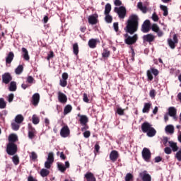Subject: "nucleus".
Here are the masks:
<instances>
[{
  "label": "nucleus",
  "mask_w": 181,
  "mask_h": 181,
  "mask_svg": "<svg viewBox=\"0 0 181 181\" xmlns=\"http://www.w3.org/2000/svg\"><path fill=\"white\" fill-rule=\"evenodd\" d=\"M111 12V4L107 3L105 6V15H108Z\"/></svg>",
  "instance_id": "nucleus-38"
},
{
  "label": "nucleus",
  "mask_w": 181,
  "mask_h": 181,
  "mask_svg": "<svg viewBox=\"0 0 181 181\" xmlns=\"http://www.w3.org/2000/svg\"><path fill=\"white\" fill-rule=\"evenodd\" d=\"M16 90V82L11 81L9 86L10 91H15Z\"/></svg>",
  "instance_id": "nucleus-42"
},
{
  "label": "nucleus",
  "mask_w": 181,
  "mask_h": 181,
  "mask_svg": "<svg viewBox=\"0 0 181 181\" xmlns=\"http://www.w3.org/2000/svg\"><path fill=\"white\" fill-rule=\"evenodd\" d=\"M13 93H11L10 95H8V103H12L13 101Z\"/></svg>",
  "instance_id": "nucleus-60"
},
{
  "label": "nucleus",
  "mask_w": 181,
  "mask_h": 181,
  "mask_svg": "<svg viewBox=\"0 0 181 181\" xmlns=\"http://www.w3.org/2000/svg\"><path fill=\"white\" fill-rule=\"evenodd\" d=\"M78 43L76 42L73 45V53L75 56H78Z\"/></svg>",
  "instance_id": "nucleus-33"
},
{
  "label": "nucleus",
  "mask_w": 181,
  "mask_h": 181,
  "mask_svg": "<svg viewBox=\"0 0 181 181\" xmlns=\"http://www.w3.org/2000/svg\"><path fill=\"white\" fill-rule=\"evenodd\" d=\"M11 126H12V129H13V131H18V129H19V128H20L19 124H18L16 123H12Z\"/></svg>",
  "instance_id": "nucleus-53"
},
{
  "label": "nucleus",
  "mask_w": 181,
  "mask_h": 181,
  "mask_svg": "<svg viewBox=\"0 0 181 181\" xmlns=\"http://www.w3.org/2000/svg\"><path fill=\"white\" fill-rule=\"evenodd\" d=\"M109 158L111 162L115 163V162H117V159L119 158V153L117 150H112L110 153Z\"/></svg>",
  "instance_id": "nucleus-10"
},
{
  "label": "nucleus",
  "mask_w": 181,
  "mask_h": 181,
  "mask_svg": "<svg viewBox=\"0 0 181 181\" xmlns=\"http://www.w3.org/2000/svg\"><path fill=\"white\" fill-rule=\"evenodd\" d=\"M156 77V76H159V70L155 69L154 67H151L150 69L147 70L146 76L148 81H152L153 80V76Z\"/></svg>",
  "instance_id": "nucleus-4"
},
{
  "label": "nucleus",
  "mask_w": 181,
  "mask_h": 181,
  "mask_svg": "<svg viewBox=\"0 0 181 181\" xmlns=\"http://www.w3.org/2000/svg\"><path fill=\"white\" fill-rule=\"evenodd\" d=\"M15 73L18 76L20 74H22L23 73V65H19L16 69H15Z\"/></svg>",
  "instance_id": "nucleus-34"
},
{
  "label": "nucleus",
  "mask_w": 181,
  "mask_h": 181,
  "mask_svg": "<svg viewBox=\"0 0 181 181\" xmlns=\"http://www.w3.org/2000/svg\"><path fill=\"white\" fill-rule=\"evenodd\" d=\"M141 131L144 134H146L149 138H153L156 135V129L148 122H144L141 124Z\"/></svg>",
  "instance_id": "nucleus-2"
},
{
  "label": "nucleus",
  "mask_w": 181,
  "mask_h": 181,
  "mask_svg": "<svg viewBox=\"0 0 181 181\" xmlns=\"http://www.w3.org/2000/svg\"><path fill=\"white\" fill-rule=\"evenodd\" d=\"M18 135L16 134H11L8 136V144H16V142H18Z\"/></svg>",
  "instance_id": "nucleus-22"
},
{
  "label": "nucleus",
  "mask_w": 181,
  "mask_h": 181,
  "mask_svg": "<svg viewBox=\"0 0 181 181\" xmlns=\"http://www.w3.org/2000/svg\"><path fill=\"white\" fill-rule=\"evenodd\" d=\"M12 81V75L9 72H6L2 75V83L9 84Z\"/></svg>",
  "instance_id": "nucleus-13"
},
{
  "label": "nucleus",
  "mask_w": 181,
  "mask_h": 181,
  "mask_svg": "<svg viewBox=\"0 0 181 181\" xmlns=\"http://www.w3.org/2000/svg\"><path fill=\"white\" fill-rule=\"evenodd\" d=\"M177 112V110H176V108L175 107H170L168 108V115H170V117H173V118H174V119H176V114Z\"/></svg>",
  "instance_id": "nucleus-20"
},
{
  "label": "nucleus",
  "mask_w": 181,
  "mask_h": 181,
  "mask_svg": "<svg viewBox=\"0 0 181 181\" xmlns=\"http://www.w3.org/2000/svg\"><path fill=\"white\" fill-rule=\"evenodd\" d=\"M52 165H53V163L47 160L45 163V168H46V169H50V168H52Z\"/></svg>",
  "instance_id": "nucleus-46"
},
{
  "label": "nucleus",
  "mask_w": 181,
  "mask_h": 181,
  "mask_svg": "<svg viewBox=\"0 0 181 181\" xmlns=\"http://www.w3.org/2000/svg\"><path fill=\"white\" fill-rule=\"evenodd\" d=\"M99 42L100 40L92 38L88 41V46L90 49H95V47H97V43H98Z\"/></svg>",
  "instance_id": "nucleus-21"
},
{
  "label": "nucleus",
  "mask_w": 181,
  "mask_h": 181,
  "mask_svg": "<svg viewBox=\"0 0 181 181\" xmlns=\"http://www.w3.org/2000/svg\"><path fill=\"white\" fill-rule=\"evenodd\" d=\"M151 106L152 104H151L150 103H144V107L142 110V112H144V114L149 112Z\"/></svg>",
  "instance_id": "nucleus-28"
},
{
  "label": "nucleus",
  "mask_w": 181,
  "mask_h": 181,
  "mask_svg": "<svg viewBox=\"0 0 181 181\" xmlns=\"http://www.w3.org/2000/svg\"><path fill=\"white\" fill-rule=\"evenodd\" d=\"M52 57H54V52H53V51H50L49 54L47 55V60H50Z\"/></svg>",
  "instance_id": "nucleus-57"
},
{
  "label": "nucleus",
  "mask_w": 181,
  "mask_h": 181,
  "mask_svg": "<svg viewBox=\"0 0 181 181\" xmlns=\"http://www.w3.org/2000/svg\"><path fill=\"white\" fill-rule=\"evenodd\" d=\"M85 177L87 181H95V177H94V174L92 173H87L85 174Z\"/></svg>",
  "instance_id": "nucleus-27"
},
{
  "label": "nucleus",
  "mask_w": 181,
  "mask_h": 181,
  "mask_svg": "<svg viewBox=\"0 0 181 181\" xmlns=\"http://www.w3.org/2000/svg\"><path fill=\"white\" fill-rule=\"evenodd\" d=\"M151 30H153V32L157 33L158 37H162V36H163V31L160 30L159 26L157 25V24H153L151 26Z\"/></svg>",
  "instance_id": "nucleus-17"
},
{
  "label": "nucleus",
  "mask_w": 181,
  "mask_h": 181,
  "mask_svg": "<svg viewBox=\"0 0 181 181\" xmlns=\"http://www.w3.org/2000/svg\"><path fill=\"white\" fill-rule=\"evenodd\" d=\"M124 30L126 34L124 35V43L129 46H132L135 45L138 41V34H134L138 32V28H139V17L136 14H132L129 16L128 20L125 23ZM134 35L131 36L129 35Z\"/></svg>",
  "instance_id": "nucleus-1"
},
{
  "label": "nucleus",
  "mask_w": 181,
  "mask_h": 181,
  "mask_svg": "<svg viewBox=\"0 0 181 181\" xmlns=\"http://www.w3.org/2000/svg\"><path fill=\"white\" fill-rule=\"evenodd\" d=\"M113 28H114V30L116 32H118V30H119V26H118V22H116V23H113Z\"/></svg>",
  "instance_id": "nucleus-59"
},
{
  "label": "nucleus",
  "mask_w": 181,
  "mask_h": 181,
  "mask_svg": "<svg viewBox=\"0 0 181 181\" xmlns=\"http://www.w3.org/2000/svg\"><path fill=\"white\" fill-rule=\"evenodd\" d=\"M175 158L179 162H181V150L176 153Z\"/></svg>",
  "instance_id": "nucleus-51"
},
{
  "label": "nucleus",
  "mask_w": 181,
  "mask_h": 181,
  "mask_svg": "<svg viewBox=\"0 0 181 181\" xmlns=\"http://www.w3.org/2000/svg\"><path fill=\"white\" fill-rule=\"evenodd\" d=\"M60 135L62 138H67V136L70 135V129L69 128V126L65 125L61 129Z\"/></svg>",
  "instance_id": "nucleus-12"
},
{
  "label": "nucleus",
  "mask_w": 181,
  "mask_h": 181,
  "mask_svg": "<svg viewBox=\"0 0 181 181\" xmlns=\"http://www.w3.org/2000/svg\"><path fill=\"white\" fill-rule=\"evenodd\" d=\"M18 153V145L16 143H8L6 145V153L10 156H13Z\"/></svg>",
  "instance_id": "nucleus-3"
},
{
  "label": "nucleus",
  "mask_w": 181,
  "mask_h": 181,
  "mask_svg": "<svg viewBox=\"0 0 181 181\" xmlns=\"http://www.w3.org/2000/svg\"><path fill=\"white\" fill-rule=\"evenodd\" d=\"M59 86H61V87H66L67 86V81H66L64 79H61L59 81Z\"/></svg>",
  "instance_id": "nucleus-49"
},
{
  "label": "nucleus",
  "mask_w": 181,
  "mask_h": 181,
  "mask_svg": "<svg viewBox=\"0 0 181 181\" xmlns=\"http://www.w3.org/2000/svg\"><path fill=\"white\" fill-rule=\"evenodd\" d=\"M78 117H79V122L81 125H86V124H88V117L86 115H78Z\"/></svg>",
  "instance_id": "nucleus-19"
},
{
  "label": "nucleus",
  "mask_w": 181,
  "mask_h": 181,
  "mask_svg": "<svg viewBox=\"0 0 181 181\" xmlns=\"http://www.w3.org/2000/svg\"><path fill=\"white\" fill-rule=\"evenodd\" d=\"M82 127H83L81 128L82 132H84V131H87V129H88V128H89L88 124H82Z\"/></svg>",
  "instance_id": "nucleus-63"
},
{
  "label": "nucleus",
  "mask_w": 181,
  "mask_h": 181,
  "mask_svg": "<svg viewBox=\"0 0 181 181\" xmlns=\"http://www.w3.org/2000/svg\"><path fill=\"white\" fill-rule=\"evenodd\" d=\"M115 6H121L122 5V1L121 0H115Z\"/></svg>",
  "instance_id": "nucleus-62"
},
{
  "label": "nucleus",
  "mask_w": 181,
  "mask_h": 181,
  "mask_svg": "<svg viewBox=\"0 0 181 181\" xmlns=\"http://www.w3.org/2000/svg\"><path fill=\"white\" fill-rule=\"evenodd\" d=\"M115 12L117 13L119 19H124L127 16V8L124 6L115 7Z\"/></svg>",
  "instance_id": "nucleus-5"
},
{
  "label": "nucleus",
  "mask_w": 181,
  "mask_h": 181,
  "mask_svg": "<svg viewBox=\"0 0 181 181\" xmlns=\"http://www.w3.org/2000/svg\"><path fill=\"white\" fill-rule=\"evenodd\" d=\"M30 159H32L35 162L37 159V154L35 151L31 152Z\"/></svg>",
  "instance_id": "nucleus-44"
},
{
  "label": "nucleus",
  "mask_w": 181,
  "mask_h": 181,
  "mask_svg": "<svg viewBox=\"0 0 181 181\" xmlns=\"http://www.w3.org/2000/svg\"><path fill=\"white\" fill-rule=\"evenodd\" d=\"M32 119L33 124H34V125H37V124L40 122V119H39V117H37L36 115H33Z\"/></svg>",
  "instance_id": "nucleus-40"
},
{
  "label": "nucleus",
  "mask_w": 181,
  "mask_h": 181,
  "mask_svg": "<svg viewBox=\"0 0 181 181\" xmlns=\"http://www.w3.org/2000/svg\"><path fill=\"white\" fill-rule=\"evenodd\" d=\"M28 181H37V180L34 178L33 176L29 175L28 177Z\"/></svg>",
  "instance_id": "nucleus-64"
},
{
  "label": "nucleus",
  "mask_w": 181,
  "mask_h": 181,
  "mask_svg": "<svg viewBox=\"0 0 181 181\" xmlns=\"http://www.w3.org/2000/svg\"><path fill=\"white\" fill-rule=\"evenodd\" d=\"M168 43L170 49H175L176 47V45H177V43L175 42V41L170 38L168 40Z\"/></svg>",
  "instance_id": "nucleus-37"
},
{
  "label": "nucleus",
  "mask_w": 181,
  "mask_h": 181,
  "mask_svg": "<svg viewBox=\"0 0 181 181\" xmlns=\"http://www.w3.org/2000/svg\"><path fill=\"white\" fill-rule=\"evenodd\" d=\"M47 160L49 161V162H54V154L53 153V152H49L48 153V157L47 158Z\"/></svg>",
  "instance_id": "nucleus-41"
},
{
  "label": "nucleus",
  "mask_w": 181,
  "mask_h": 181,
  "mask_svg": "<svg viewBox=\"0 0 181 181\" xmlns=\"http://www.w3.org/2000/svg\"><path fill=\"white\" fill-rule=\"evenodd\" d=\"M134 179V175L131 173H127L124 177L125 181H131Z\"/></svg>",
  "instance_id": "nucleus-45"
},
{
  "label": "nucleus",
  "mask_w": 181,
  "mask_h": 181,
  "mask_svg": "<svg viewBox=\"0 0 181 181\" xmlns=\"http://www.w3.org/2000/svg\"><path fill=\"white\" fill-rule=\"evenodd\" d=\"M21 52L23 53V57L24 59H25L27 62H29L30 60V57L29 56V52L28 49L25 47H23L21 49Z\"/></svg>",
  "instance_id": "nucleus-24"
},
{
  "label": "nucleus",
  "mask_w": 181,
  "mask_h": 181,
  "mask_svg": "<svg viewBox=\"0 0 181 181\" xmlns=\"http://www.w3.org/2000/svg\"><path fill=\"white\" fill-rule=\"evenodd\" d=\"M83 100L84 103H90V100L88 99V95L87 93H83Z\"/></svg>",
  "instance_id": "nucleus-56"
},
{
  "label": "nucleus",
  "mask_w": 181,
  "mask_h": 181,
  "mask_svg": "<svg viewBox=\"0 0 181 181\" xmlns=\"http://www.w3.org/2000/svg\"><path fill=\"white\" fill-rule=\"evenodd\" d=\"M57 165L58 170L62 173L66 172V169H69V168H70V163L69 161L65 162V166L62 163H57Z\"/></svg>",
  "instance_id": "nucleus-9"
},
{
  "label": "nucleus",
  "mask_w": 181,
  "mask_h": 181,
  "mask_svg": "<svg viewBox=\"0 0 181 181\" xmlns=\"http://www.w3.org/2000/svg\"><path fill=\"white\" fill-rule=\"evenodd\" d=\"M105 21L107 22V23H112V16H110V14H105Z\"/></svg>",
  "instance_id": "nucleus-43"
},
{
  "label": "nucleus",
  "mask_w": 181,
  "mask_h": 181,
  "mask_svg": "<svg viewBox=\"0 0 181 181\" xmlns=\"http://www.w3.org/2000/svg\"><path fill=\"white\" fill-rule=\"evenodd\" d=\"M49 173L50 171H49V170L42 168L40 170V175L42 176V177H46L49 176Z\"/></svg>",
  "instance_id": "nucleus-30"
},
{
  "label": "nucleus",
  "mask_w": 181,
  "mask_h": 181,
  "mask_svg": "<svg viewBox=\"0 0 181 181\" xmlns=\"http://www.w3.org/2000/svg\"><path fill=\"white\" fill-rule=\"evenodd\" d=\"M6 108V102L4 98H0V110H4Z\"/></svg>",
  "instance_id": "nucleus-39"
},
{
  "label": "nucleus",
  "mask_w": 181,
  "mask_h": 181,
  "mask_svg": "<svg viewBox=\"0 0 181 181\" xmlns=\"http://www.w3.org/2000/svg\"><path fill=\"white\" fill-rule=\"evenodd\" d=\"M164 152L167 155H170V153H172V149L170 148V147H165L164 148Z\"/></svg>",
  "instance_id": "nucleus-54"
},
{
  "label": "nucleus",
  "mask_w": 181,
  "mask_h": 181,
  "mask_svg": "<svg viewBox=\"0 0 181 181\" xmlns=\"http://www.w3.org/2000/svg\"><path fill=\"white\" fill-rule=\"evenodd\" d=\"M141 30L143 33H148L151 30V21L149 20L144 21L141 25Z\"/></svg>",
  "instance_id": "nucleus-8"
},
{
  "label": "nucleus",
  "mask_w": 181,
  "mask_h": 181,
  "mask_svg": "<svg viewBox=\"0 0 181 181\" xmlns=\"http://www.w3.org/2000/svg\"><path fill=\"white\" fill-rule=\"evenodd\" d=\"M15 57V54L13 52H10L7 57H6V64H11L12 62L13 61V58Z\"/></svg>",
  "instance_id": "nucleus-23"
},
{
  "label": "nucleus",
  "mask_w": 181,
  "mask_h": 181,
  "mask_svg": "<svg viewBox=\"0 0 181 181\" xmlns=\"http://www.w3.org/2000/svg\"><path fill=\"white\" fill-rule=\"evenodd\" d=\"M156 37L152 33L144 35L142 37L143 43H149V45H152L153 42H155Z\"/></svg>",
  "instance_id": "nucleus-7"
},
{
  "label": "nucleus",
  "mask_w": 181,
  "mask_h": 181,
  "mask_svg": "<svg viewBox=\"0 0 181 181\" xmlns=\"http://www.w3.org/2000/svg\"><path fill=\"white\" fill-rule=\"evenodd\" d=\"M68 78H69V74H67L66 72H64L62 74V80L67 81Z\"/></svg>",
  "instance_id": "nucleus-61"
},
{
  "label": "nucleus",
  "mask_w": 181,
  "mask_h": 181,
  "mask_svg": "<svg viewBox=\"0 0 181 181\" xmlns=\"http://www.w3.org/2000/svg\"><path fill=\"white\" fill-rule=\"evenodd\" d=\"M151 98H155L156 97V90L155 89H151L149 93Z\"/></svg>",
  "instance_id": "nucleus-48"
},
{
  "label": "nucleus",
  "mask_w": 181,
  "mask_h": 181,
  "mask_svg": "<svg viewBox=\"0 0 181 181\" xmlns=\"http://www.w3.org/2000/svg\"><path fill=\"white\" fill-rule=\"evenodd\" d=\"M142 158L146 162H151V158L152 156V153H151V150L148 148H143L141 152Z\"/></svg>",
  "instance_id": "nucleus-6"
},
{
  "label": "nucleus",
  "mask_w": 181,
  "mask_h": 181,
  "mask_svg": "<svg viewBox=\"0 0 181 181\" xmlns=\"http://www.w3.org/2000/svg\"><path fill=\"white\" fill-rule=\"evenodd\" d=\"M139 177H141V180L143 181H152V177H151V175L147 173L146 170L140 173Z\"/></svg>",
  "instance_id": "nucleus-16"
},
{
  "label": "nucleus",
  "mask_w": 181,
  "mask_h": 181,
  "mask_svg": "<svg viewBox=\"0 0 181 181\" xmlns=\"http://www.w3.org/2000/svg\"><path fill=\"white\" fill-rule=\"evenodd\" d=\"M88 21L90 25H97V23H98V14H93L89 16Z\"/></svg>",
  "instance_id": "nucleus-14"
},
{
  "label": "nucleus",
  "mask_w": 181,
  "mask_h": 181,
  "mask_svg": "<svg viewBox=\"0 0 181 181\" xmlns=\"http://www.w3.org/2000/svg\"><path fill=\"white\" fill-rule=\"evenodd\" d=\"M160 9H161V11H163V16H168V15H169V11H168V6L160 5Z\"/></svg>",
  "instance_id": "nucleus-35"
},
{
  "label": "nucleus",
  "mask_w": 181,
  "mask_h": 181,
  "mask_svg": "<svg viewBox=\"0 0 181 181\" xmlns=\"http://www.w3.org/2000/svg\"><path fill=\"white\" fill-rule=\"evenodd\" d=\"M124 111H125L124 109H122L121 107H118L117 109V114H118V115H124L125 114Z\"/></svg>",
  "instance_id": "nucleus-47"
},
{
  "label": "nucleus",
  "mask_w": 181,
  "mask_h": 181,
  "mask_svg": "<svg viewBox=\"0 0 181 181\" xmlns=\"http://www.w3.org/2000/svg\"><path fill=\"white\" fill-rule=\"evenodd\" d=\"M36 134H37V132H36V129H35L32 125H28V138L29 139H33L35 136H36Z\"/></svg>",
  "instance_id": "nucleus-15"
},
{
  "label": "nucleus",
  "mask_w": 181,
  "mask_h": 181,
  "mask_svg": "<svg viewBox=\"0 0 181 181\" xmlns=\"http://www.w3.org/2000/svg\"><path fill=\"white\" fill-rule=\"evenodd\" d=\"M23 116H22V115H18L16 118H15V121L16 122V124H22V122H23Z\"/></svg>",
  "instance_id": "nucleus-36"
},
{
  "label": "nucleus",
  "mask_w": 181,
  "mask_h": 181,
  "mask_svg": "<svg viewBox=\"0 0 181 181\" xmlns=\"http://www.w3.org/2000/svg\"><path fill=\"white\" fill-rule=\"evenodd\" d=\"M168 144H169V146H170L173 152H177V151H179V147L177 146V143L170 141H168Z\"/></svg>",
  "instance_id": "nucleus-25"
},
{
  "label": "nucleus",
  "mask_w": 181,
  "mask_h": 181,
  "mask_svg": "<svg viewBox=\"0 0 181 181\" xmlns=\"http://www.w3.org/2000/svg\"><path fill=\"white\" fill-rule=\"evenodd\" d=\"M13 162L14 165H19V157L18 156H13Z\"/></svg>",
  "instance_id": "nucleus-50"
},
{
  "label": "nucleus",
  "mask_w": 181,
  "mask_h": 181,
  "mask_svg": "<svg viewBox=\"0 0 181 181\" xmlns=\"http://www.w3.org/2000/svg\"><path fill=\"white\" fill-rule=\"evenodd\" d=\"M73 110V107L71 105H66L64 109V115H67V114H70Z\"/></svg>",
  "instance_id": "nucleus-29"
},
{
  "label": "nucleus",
  "mask_w": 181,
  "mask_h": 181,
  "mask_svg": "<svg viewBox=\"0 0 181 181\" xmlns=\"http://www.w3.org/2000/svg\"><path fill=\"white\" fill-rule=\"evenodd\" d=\"M137 8H138V9H140V11L141 12H143L144 13H146V12H148V8L146 6H144V4H142L141 1H140L137 4Z\"/></svg>",
  "instance_id": "nucleus-26"
},
{
  "label": "nucleus",
  "mask_w": 181,
  "mask_h": 181,
  "mask_svg": "<svg viewBox=\"0 0 181 181\" xmlns=\"http://www.w3.org/2000/svg\"><path fill=\"white\" fill-rule=\"evenodd\" d=\"M152 19L153 21H154V22H158L159 21V16H158V15H156V13H154L152 15Z\"/></svg>",
  "instance_id": "nucleus-55"
},
{
  "label": "nucleus",
  "mask_w": 181,
  "mask_h": 181,
  "mask_svg": "<svg viewBox=\"0 0 181 181\" xmlns=\"http://www.w3.org/2000/svg\"><path fill=\"white\" fill-rule=\"evenodd\" d=\"M33 81H35V78H33L32 76L27 77V83H28V84H33Z\"/></svg>",
  "instance_id": "nucleus-52"
},
{
  "label": "nucleus",
  "mask_w": 181,
  "mask_h": 181,
  "mask_svg": "<svg viewBox=\"0 0 181 181\" xmlns=\"http://www.w3.org/2000/svg\"><path fill=\"white\" fill-rule=\"evenodd\" d=\"M110 54L111 52H110V50H108L107 49H104L102 53V57H103V59H108Z\"/></svg>",
  "instance_id": "nucleus-32"
},
{
  "label": "nucleus",
  "mask_w": 181,
  "mask_h": 181,
  "mask_svg": "<svg viewBox=\"0 0 181 181\" xmlns=\"http://www.w3.org/2000/svg\"><path fill=\"white\" fill-rule=\"evenodd\" d=\"M40 101V95L38 93H34L31 99V103L33 104V105H34V107H37V105H39Z\"/></svg>",
  "instance_id": "nucleus-11"
},
{
  "label": "nucleus",
  "mask_w": 181,
  "mask_h": 181,
  "mask_svg": "<svg viewBox=\"0 0 181 181\" xmlns=\"http://www.w3.org/2000/svg\"><path fill=\"white\" fill-rule=\"evenodd\" d=\"M165 132L168 134H173L175 132V127L172 124H168L165 127Z\"/></svg>",
  "instance_id": "nucleus-31"
},
{
  "label": "nucleus",
  "mask_w": 181,
  "mask_h": 181,
  "mask_svg": "<svg viewBox=\"0 0 181 181\" xmlns=\"http://www.w3.org/2000/svg\"><path fill=\"white\" fill-rule=\"evenodd\" d=\"M90 135H91V132H90V131H86L83 132L84 138H90Z\"/></svg>",
  "instance_id": "nucleus-58"
},
{
  "label": "nucleus",
  "mask_w": 181,
  "mask_h": 181,
  "mask_svg": "<svg viewBox=\"0 0 181 181\" xmlns=\"http://www.w3.org/2000/svg\"><path fill=\"white\" fill-rule=\"evenodd\" d=\"M58 100L62 104H66L67 103V96L62 92H58Z\"/></svg>",
  "instance_id": "nucleus-18"
}]
</instances>
